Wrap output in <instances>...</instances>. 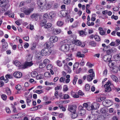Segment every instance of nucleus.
Listing matches in <instances>:
<instances>
[{"label": "nucleus", "mask_w": 120, "mask_h": 120, "mask_svg": "<svg viewBox=\"0 0 120 120\" xmlns=\"http://www.w3.org/2000/svg\"><path fill=\"white\" fill-rule=\"evenodd\" d=\"M33 11V10L31 8L26 9L24 7L22 8L21 10V12H23L26 15H29Z\"/></svg>", "instance_id": "f257e3e1"}, {"label": "nucleus", "mask_w": 120, "mask_h": 120, "mask_svg": "<svg viewBox=\"0 0 120 120\" xmlns=\"http://www.w3.org/2000/svg\"><path fill=\"white\" fill-rule=\"evenodd\" d=\"M112 57V55L106 54L103 56L102 58L103 60L105 62H108L109 63H110L112 61V60H111Z\"/></svg>", "instance_id": "f03ea898"}, {"label": "nucleus", "mask_w": 120, "mask_h": 120, "mask_svg": "<svg viewBox=\"0 0 120 120\" xmlns=\"http://www.w3.org/2000/svg\"><path fill=\"white\" fill-rule=\"evenodd\" d=\"M41 52V54H42L43 55L49 56L51 53V51L50 50H49L47 48H45L43 49Z\"/></svg>", "instance_id": "7ed1b4c3"}, {"label": "nucleus", "mask_w": 120, "mask_h": 120, "mask_svg": "<svg viewBox=\"0 0 120 120\" xmlns=\"http://www.w3.org/2000/svg\"><path fill=\"white\" fill-rule=\"evenodd\" d=\"M69 45L68 44H66L62 45L60 47L61 50L63 51L66 52L68 51L69 49H70Z\"/></svg>", "instance_id": "20e7f679"}, {"label": "nucleus", "mask_w": 120, "mask_h": 120, "mask_svg": "<svg viewBox=\"0 0 120 120\" xmlns=\"http://www.w3.org/2000/svg\"><path fill=\"white\" fill-rule=\"evenodd\" d=\"M111 85V84L110 81H108L107 83L104 86L105 88V91L109 92L111 90V89L110 87V86Z\"/></svg>", "instance_id": "39448f33"}, {"label": "nucleus", "mask_w": 120, "mask_h": 120, "mask_svg": "<svg viewBox=\"0 0 120 120\" xmlns=\"http://www.w3.org/2000/svg\"><path fill=\"white\" fill-rule=\"evenodd\" d=\"M77 108V106L75 105H69L68 110L71 112H75Z\"/></svg>", "instance_id": "423d86ee"}, {"label": "nucleus", "mask_w": 120, "mask_h": 120, "mask_svg": "<svg viewBox=\"0 0 120 120\" xmlns=\"http://www.w3.org/2000/svg\"><path fill=\"white\" fill-rule=\"evenodd\" d=\"M33 64L32 61L30 62H26L22 66V69H25L28 67H30Z\"/></svg>", "instance_id": "0eeeda50"}, {"label": "nucleus", "mask_w": 120, "mask_h": 120, "mask_svg": "<svg viewBox=\"0 0 120 120\" xmlns=\"http://www.w3.org/2000/svg\"><path fill=\"white\" fill-rule=\"evenodd\" d=\"M38 5L40 7L41 6L45 5L46 2V0H36Z\"/></svg>", "instance_id": "6e6552de"}, {"label": "nucleus", "mask_w": 120, "mask_h": 120, "mask_svg": "<svg viewBox=\"0 0 120 120\" xmlns=\"http://www.w3.org/2000/svg\"><path fill=\"white\" fill-rule=\"evenodd\" d=\"M50 41L52 43H54L57 42L58 40V37L54 35L51 36L49 38Z\"/></svg>", "instance_id": "1a4fd4ad"}, {"label": "nucleus", "mask_w": 120, "mask_h": 120, "mask_svg": "<svg viewBox=\"0 0 120 120\" xmlns=\"http://www.w3.org/2000/svg\"><path fill=\"white\" fill-rule=\"evenodd\" d=\"M22 73L21 72H16L13 74L14 77L17 78H20L22 76Z\"/></svg>", "instance_id": "9d476101"}, {"label": "nucleus", "mask_w": 120, "mask_h": 120, "mask_svg": "<svg viewBox=\"0 0 120 120\" xmlns=\"http://www.w3.org/2000/svg\"><path fill=\"white\" fill-rule=\"evenodd\" d=\"M99 105L97 103H94L92 104L91 106V110L95 109L98 108Z\"/></svg>", "instance_id": "9b49d317"}, {"label": "nucleus", "mask_w": 120, "mask_h": 120, "mask_svg": "<svg viewBox=\"0 0 120 120\" xmlns=\"http://www.w3.org/2000/svg\"><path fill=\"white\" fill-rule=\"evenodd\" d=\"M95 76L94 72H93L92 74L88 75L87 78V79L89 81H91L93 79V77Z\"/></svg>", "instance_id": "f8f14e48"}, {"label": "nucleus", "mask_w": 120, "mask_h": 120, "mask_svg": "<svg viewBox=\"0 0 120 120\" xmlns=\"http://www.w3.org/2000/svg\"><path fill=\"white\" fill-rule=\"evenodd\" d=\"M14 64L16 66L19 67V69H22V66L23 65H22V64L18 60H15L14 62Z\"/></svg>", "instance_id": "ddd939ff"}, {"label": "nucleus", "mask_w": 120, "mask_h": 120, "mask_svg": "<svg viewBox=\"0 0 120 120\" xmlns=\"http://www.w3.org/2000/svg\"><path fill=\"white\" fill-rule=\"evenodd\" d=\"M7 0H0V6L3 7V5L4 7L6 5Z\"/></svg>", "instance_id": "4468645a"}, {"label": "nucleus", "mask_w": 120, "mask_h": 120, "mask_svg": "<svg viewBox=\"0 0 120 120\" xmlns=\"http://www.w3.org/2000/svg\"><path fill=\"white\" fill-rule=\"evenodd\" d=\"M55 15V13L53 11H52L49 13V15L48 18L50 19H51L52 18H54Z\"/></svg>", "instance_id": "2eb2a0df"}, {"label": "nucleus", "mask_w": 120, "mask_h": 120, "mask_svg": "<svg viewBox=\"0 0 120 120\" xmlns=\"http://www.w3.org/2000/svg\"><path fill=\"white\" fill-rule=\"evenodd\" d=\"M111 102V101L109 100H106L104 101H103V103L104 104H107L106 105V106L109 107L111 106V105H110L109 104Z\"/></svg>", "instance_id": "dca6fc26"}, {"label": "nucleus", "mask_w": 120, "mask_h": 120, "mask_svg": "<svg viewBox=\"0 0 120 120\" xmlns=\"http://www.w3.org/2000/svg\"><path fill=\"white\" fill-rule=\"evenodd\" d=\"M8 44L7 42H4L2 44V48L3 50H5L7 49Z\"/></svg>", "instance_id": "f3484780"}, {"label": "nucleus", "mask_w": 120, "mask_h": 120, "mask_svg": "<svg viewBox=\"0 0 120 120\" xmlns=\"http://www.w3.org/2000/svg\"><path fill=\"white\" fill-rule=\"evenodd\" d=\"M53 33L54 34H57L60 33L61 31L60 29H55L53 30Z\"/></svg>", "instance_id": "a211bd4d"}, {"label": "nucleus", "mask_w": 120, "mask_h": 120, "mask_svg": "<svg viewBox=\"0 0 120 120\" xmlns=\"http://www.w3.org/2000/svg\"><path fill=\"white\" fill-rule=\"evenodd\" d=\"M52 44V43L50 42H48L45 43L44 46L45 47L47 48H49L50 46Z\"/></svg>", "instance_id": "6ab92c4d"}, {"label": "nucleus", "mask_w": 120, "mask_h": 120, "mask_svg": "<svg viewBox=\"0 0 120 120\" xmlns=\"http://www.w3.org/2000/svg\"><path fill=\"white\" fill-rule=\"evenodd\" d=\"M110 76L111 78L114 81L116 82H117L118 81V79L116 76L114 75H112Z\"/></svg>", "instance_id": "aec40b11"}, {"label": "nucleus", "mask_w": 120, "mask_h": 120, "mask_svg": "<svg viewBox=\"0 0 120 120\" xmlns=\"http://www.w3.org/2000/svg\"><path fill=\"white\" fill-rule=\"evenodd\" d=\"M74 43L76 45L81 46L82 45L81 42L78 40H76L74 41Z\"/></svg>", "instance_id": "412c9836"}, {"label": "nucleus", "mask_w": 120, "mask_h": 120, "mask_svg": "<svg viewBox=\"0 0 120 120\" xmlns=\"http://www.w3.org/2000/svg\"><path fill=\"white\" fill-rule=\"evenodd\" d=\"M118 71V67L114 66L113 68L112 72L114 73H116Z\"/></svg>", "instance_id": "4be33fe9"}, {"label": "nucleus", "mask_w": 120, "mask_h": 120, "mask_svg": "<svg viewBox=\"0 0 120 120\" xmlns=\"http://www.w3.org/2000/svg\"><path fill=\"white\" fill-rule=\"evenodd\" d=\"M76 56L79 57H83L85 55L83 54H81V52H78L76 53Z\"/></svg>", "instance_id": "5701e85b"}, {"label": "nucleus", "mask_w": 120, "mask_h": 120, "mask_svg": "<svg viewBox=\"0 0 120 120\" xmlns=\"http://www.w3.org/2000/svg\"><path fill=\"white\" fill-rule=\"evenodd\" d=\"M113 48L107 50L106 51V53L107 54H108V55H111V54L113 52Z\"/></svg>", "instance_id": "b1692460"}, {"label": "nucleus", "mask_w": 120, "mask_h": 120, "mask_svg": "<svg viewBox=\"0 0 120 120\" xmlns=\"http://www.w3.org/2000/svg\"><path fill=\"white\" fill-rule=\"evenodd\" d=\"M71 115V117L72 119L75 118L78 116L77 113H76L75 112H72Z\"/></svg>", "instance_id": "393cba45"}, {"label": "nucleus", "mask_w": 120, "mask_h": 120, "mask_svg": "<svg viewBox=\"0 0 120 120\" xmlns=\"http://www.w3.org/2000/svg\"><path fill=\"white\" fill-rule=\"evenodd\" d=\"M90 87L89 85L88 84H86V85L85 87V90L86 91H89L90 89Z\"/></svg>", "instance_id": "a878e982"}, {"label": "nucleus", "mask_w": 120, "mask_h": 120, "mask_svg": "<svg viewBox=\"0 0 120 120\" xmlns=\"http://www.w3.org/2000/svg\"><path fill=\"white\" fill-rule=\"evenodd\" d=\"M32 56L30 54H29L26 57V59L27 61H30L32 60Z\"/></svg>", "instance_id": "bb28decb"}, {"label": "nucleus", "mask_w": 120, "mask_h": 120, "mask_svg": "<svg viewBox=\"0 0 120 120\" xmlns=\"http://www.w3.org/2000/svg\"><path fill=\"white\" fill-rule=\"evenodd\" d=\"M52 24L51 23H49L46 24L45 25L44 27V28L45 29H48L51 27Z\"/></svg>", "instance_id": "cd10ccee"}, {"label": "nucleus", "mask_w": 120, "mask_h": 120, "mask_svg": "<svg viewBox=\"0 0 120 120\" xmlns=\"http://www.w3.org/2000/svg\"><path fill=\"white\" fill-rule=\"evenodd\" d=\"M11 105H12L11 107L13 109V112L14 113H17L18 112L16 110V108L15 106L14 105H13L12 104H11Z\"/></svg>", "instance_id": "c85d7f7f"}, {"label": "nucleus", "mask_w": 120, "mask_h": 120, "mask_svg": "<svg viewBox=\"0 0 120 120\" xmlns=\"http://www.w3.org/2000/svg\"><path fill=\"white\" fill-rule=\"evenodd\" d=\"M18 114L19 118L22 117L25 115V114L24 112L19 113Z\"/></svg>", "instance_id": "c756f323"}, {"label": "nucleus", "mask_w": 120, "mask_h": 120, "mask_svg": "<svg viewBox=\"0 0 120 120\" xmlns=\"http://www.w3.org/2000/svg\"><path fill=\"white\" fill-rule=\"evenodd\" d=\"M50 61V60L48 59H45L43 61V64L46 65V64H49V63Z\"/></svg>", "instance_id": "7c9ffc66"}, {"label": "nucleus", "mask_w": 120, "mask_h": 120, "mask_svg": "<svg viewBox=\"0 0 120 120\" xmlns=\"http://www.w3.org/2000/svg\"><path fill=\"white\" fill-rule=\"evenodd\" d=\"M43 55L41 54V53H38L36 54V57L38 59H40L42 57Z\"/></svg>", "instance_id": "2f4dec72"}, {"label": "nucleus", "mask_w": 120, "mask_h": 120, "mask_svg": "<svg viewBox=\"0 0 120 120\" xmlns=\"http://www.w3.org/2000/svg\"><path fill=\"white\" fill-rule=\"evenodd\" d=\"M94 38L97 41H99L100 40V38L98 35H95L94 36Z\"/></svg>", "instance_id": "473e14b6"}, {"label": "nucleus", "mask_w": 120, "mask_h": 120, "mask_svg": "<svg viewBox=\"0 0 120 120\" xmlns=\"http://www.w3.org/2000/svg\"><path fill=\"white\" fill-rule=\"evenodd\" d=\"M64 68L65 69L68 71H69L70 70V67L67 64H65L64 65Z\"/></svg>", "instance_id": "72a5a7b5"}, {"label": "nucleus", "mask_w": 120, "mask_h": 120, "mask_svg": "<svg viewBox=\"0 0 120 120\" xmlns=\"http://www.w3.org/2000/svg\"><path fill=\"white\" fill-rule=\"evenodd\" d=\"M37 75V73L36 71L33 72H32L31 74V76L33 77H36Z\"/></svg>", "instance_id": "f704fd0d"}, {"label": "nucleus", "mask_w": 120, "mask_h": 120, "mask_svg": "<svg viewBox=\"0 0 120 120\" xmlns=\"http://www.w3.org/2000/svg\"><path fill=\"white\" fill-rule=\"evenodd\" d=\"M11 117L13 119H18L19 118V117L18 116V114L12 115L11 116Z\"/></svg>", "instance_id": "c9c22d12"}, {"label": "nucleus", "mask_w": 120, "mask_h": 120, "mask_svg": "<svg viewBox=\"0 0 120 120\" xmlns=\"http://www.w3.org/2000/svg\"><path fill=\"white\" fill-rule=\"evenodd\" d=\"M89 44L92 46L94 47L96 45L95 42L93 41H91L90 42Z\"/></svg>", "instance_id": "e433bc0d"}, {"label": "nucleus", "mask_w": 120, "mask_h": 120, "mask_svg": "<svg viewBox=\"0 0 120 120\" xmlns=\"http://www.w3.org/2000/svg\"><path fill=\"white\" fill-rule=\"evenodd\" d=\"M30 17L32 19L34 18L35 19H36L38 17L37 14H34L31 15Z\"/></svg>", "instance_id": "4c0bfd02"}, {"label": "nucleus", "mask_w": 120, "mask_h": 120, "mask_svg": "<svg viewBox=\"0 0 120 120\" xmlns=\"http://www.w3.org/2000/svg\"><path fill=\"white\" fill-rule=\"evenodd\" d=\"M79 63L78 62L75 63L73 65V70L75 69V68H77L79 66Z\"/></svg>", "instance_id": "58836bf2"}, {"label": "nucleus", "mask_w": 120, "mask_h": 120, "mask_svg": "<svg viewBox=\"0 0 120 120\" xmlns=\"http://www.w3.org/2000/svg\"><path fill=\"white\" fill-rule=\"evenodd\" d=\"M52 67H53L52 65L50 64H49L47 65L46 67L47 69L49 70H51V69L52 68Z\"/></svg>", "instance_id": "ea45409f"}, {"label": "nucleus", "mask_w": 120, "mask_h": 120, "mask_svg": "<svg viewBox=\"0 0 120 120\" xmlns=\"http://www.w3.org/2000/svg\"><path fill=\"white\" fill-rule=\"evenodd\" d=\"M78 79V78L76 76H75L73 81V83L74 85H75L76 84V82Z\"/></svg>", "instance_id": "a19ab883"}, {"label": "nucleus", "mask_w": 120, "mask_h": 120, "mask_svg": "<svg viewBox=\"0 0 120 120\" xmlns=\"http://www.w3.org/2000/svg\"><path fill=\"white\" fill-rule=\"evenodd\" d=\"M43 78V75H39L36 76V79H41Z\"/></svg>", "instance_id": "79ce46f5"}, {"label": "nucleus", "mask_w": 120, "mask_h": 120, "mask_svg": "<svg viewBox=\"0 0 120 120\" xmlns=\"http://www.w3.org/2000/svg\"><path fill=\"white\" fill-rule=\"evenodd\" d=\"M46 8L47 10L49 9L52 7V5L49 4H47L46 5Z\"/></svg>", "instance_id": "37998d69"}, {"label": "nucleus", "mask_w": 120, "mask_h": 120, "mask_svg": "<svg viewBox=\"0 0 120 120\" xmlns=\"http://www.w3.org/2000/svg\"><path fill=\"white\" fill-rule=\"evenodd\" d=\"M80 112V114L81 115V116L84 115L86 113V111L84 109H83L82 110L79 112Z\"/></svg>", "instance_id": "c03bdc74"}, {"label": "nucleus", "mask_w": 120, "mask_h": 120, "mask_svg": "<svg viewBox=\"0 0 120 120\" xmlns=\"http://www.w3.org/2000/svg\"><path fill=\"white\" fill-rule=\"evenodd\" d=\"M1 97L4 100H6L7 98V96L6 95L3 94L1 95Z\"/></svg>", "instance_id": "a18cd8bd"}, {"label": "nucleus", "mask_w": 120, "mask_h": 120, "mask_svg": "<svg viewBox=\"0 0 120 120\" xmlns=\"http://www.w3.org/2000/svg\"><path fill=\"white\" fill-rule=\"evenodd\" d=\"M15 88L17 90H20L21 89L22 87L20 85H18L16 86Z\"/></svg>", "instance_id": "49530a36"}, {"label": "nucleus", "mask_w": 120, "mask_h": 120, "mask_svg": "<svg viewBox=\"0 0 120 120\" xmlns=\"http://www.w3.org/2000/svg\"><path fill=\"white\" fill-rule=\"evenodd\" d=\"M57 64L60 67L62 66V64L60 61L58 60L56 62Z\"/></svg>", "instance_id": "de8ad7c7"}, {"label": "nucleus", "mask_w": 120, "mask_h": 120, "mask_svg": "<svg viewBox=\"0 0 120 120\" xmlns=\"http://www.w3.org/2000/svg\"><path fill=\"white\" fill-rule=\"evenodd\" d=\"M57 24L58 26H61L63 24V23L62 22L59 21L57 22Z\"/></svg>", "instance_id": "09e8293b"}, {"label": "nucleus", "mask_w": 120, "mask_h": 120, "mask_svg": "<svg viewBox=\"0 0 120 120\" xmlns=\"http://www.w3.org/2000/svg\"><path fill=\"white\" fill-rule=\"evenodd\" d=\"M6 92L7 94L9 95H10L11 94L10 90L8 88L6 90Z\"/></svg>", "instance_id": "8fccbe9b"}, {"label": "nucleus", "mask_w": 120, "mask_h": 120, "mask_svg": "<svg viewBox=\"0 0 120 120\" xmlns=\"http://www.w3.org/2000/svg\"><path fill=\"white\" fill-rule=\"evenodd\" d=\"M43 17L45 20H46V19L48 17V14L46 13L43 16Z\"/></svg>", "instance_id": "3c124183"}, {"label": "nucleus", "mask_w": 120, "mask_h": 120, "mask_svg": "<svg viewBox=\"0 0 120 120\" xmlns=\"http://www.w3.org/2000/svg\"><path fill=\"white\" fill-rule=\"evenodd\" d=\"M46 22L47 21L46 20H44V21H43L41 23V26H44H44L45 25Z\"/></svg>", "instance_id": "603ef678"}, {"label": "nucleus", "mask_w": 120, "mask_h": 120, "mask_svg": "<svg viewBox=\"0 0 120 120\" xmlns=\"http://www.w3.org/2000/svg\"><path fill=\"white\" fill-rule=\"evenodd\" d=\"M35 92L38 94H40L43 93L44 91L43 90H37L35 91Z\"/></svg>", "instance_id": "864d4df0"}, {"label": "nucleus", "mask_w": 120, "mask_h": 120, "mask_svg": "<svg viewBox=\"0 0 120 120\" xmlns=\"http://www.w3.org/2000/svg\"><path fill=\"white\" fill-rule=\"evenodd\" d=\"M100 112L102 113H105L106 112V110L104 108H102L101 109Z\"/></svg>", "instance_id": "5fc2aeb1"}, {"label": "nucleus", "mask_w": 120, "mask_h": 120, "mask_svg": "<svg viewBox=\"0 0 120 120\" xmlns=\"http://www.w3.org/2000/svg\"><path fill=\"white\" fill-rule=\"evenodd\" d=\"M45 66L46 65L45 64H43H43L40 63L39 64V67L40 68H43L45 67Z\"/></svg>", "instance_id": "6e6d98bb"}, {"label": "nucleus", "mask_w": 120, "mask_h": 120, "mask_svg": "<svg viewBox=\"0 0 120 120\" xmlns=\"http://www.w3.org/2000/svg\"><path fill=\"white\" fill-rule=\"evenodd\" d=\"M50 75V73L49 72H47L45 73L44 75L45 77H49Z\"/></svg>", "instance_id": "4d7b16f0"}, {"label": "nucleus", "mask_w": 120, "mask_h": 120, "mask_svg": "<svg viewBox=\"0 0 120 120\" xmlns=\"http://www.w3.org/2000/svg\"><path fill=\"white\" fill-rule=\"evenodd\" d=\"M70 0H64V2L65 4H69L70 3Z\"/></svg>", "instance_id": "13d9d810"}, {"label": "nucleus", "mask_w": 120, "mask_h": 120, "mask_svg": "<svg viewBox=\"0 0 120 120\" xmlns=\"http://www.w3.org/2000/svg\"><path fill=\"white\" fill-rule=\"evenodd\" d=\"M96 15L95 14H93L92 15V17L91 18V20L92 21H94L96 19V18L93 17V16H95Z\"/></svg>", "instance_id": "bf43d9fd"}, {"label": "nucleus", "mask_w": 120, "mask_h": 120, "mask_svg": "<svg viewBox=\"0 0 120 120\" xmlns=\"http://www.w3.org/2000/svg\"><path fill=\"white\" fill-rule=\"evenodd\" d=\"M63 89L64 91H67L68 89L67 86L66 85L64 86Z\"/></svg>", "instance_id": "052dcab7"}, {"label": "nucleus", "mask_w": 120, "mask_h": 120, "mask_svg": "<svg viewBox=\"0 0 120 120\" xmlns=\"http://www.w3.org/2000/svg\"><path fill=\"white\" fill-rule=\"evenodd\" d=\"M111 18L114 19L115 20H117L118 19V17L117 16H115L113 15L111 16Z\"/></svg>", "instance_id": "680f3d73"}, {"label": "nucleus", "mask_w": 120, "mask_h": 120, "mask_svg": "<svg viewBox=\"0 0 120 120\" xmlns=\"http://www.w3.org/2000/svg\"><path fill=\"white\" fill-rule=\"evenodd\" d=\"M78 95L81 96L83 95L84 94V93L81 90H79L78 91Z\"/></svg>", "instance_id": "e2e57ef3"}, {"label": "nucleus", "mask_w": 120, "mask_h": 120, "mask_svg": "<svg viewBox=\"0 0 120 120\" xmlns=\"http://www.w3.org/2000/svg\"><path fill=\"white\" fill-rule=\"evenodd\" d=\"M69 98V95L67 94H65L64 96V99H66Z\"/></svg>", "instance_id": "0e129e2a"}, {"label": "nucleus", "mask_w": 120, "mask_h": 120, "mask_svg": "<svg viewBox=\"0 0 120 120\" xmlns=\"http://www.w3.org/2000/svg\"><path fill=\"white\" fill-rule=\"evenodd\" d=\"M61 89V87L60 86H57L55 88V90H59Z\"/></svg>", "instance_id": "69168bd1"}, {"label": "nucleus", "mask_w": 120, "mask_h": 120, "mask_svg": "<svg viewBox=\"0 0 120 120\" xmlns=\"http://www.w3.org/2000/svg\"><path fill=\"white\" fill-rule=\"evenodd\" d=\"M65 80V78L62 77L60 79V82H63Z\"/></svg>", "instance_id": "338daca9"}, {"label": "nucleus", "mask_w": 120, "mask_h": 120, "mask_svg": "<svg viewBox=\"0 0 120 120\" xmlns=\"http://www.w3.org/2000/svg\"><path fill=\"white\" fill-rule=\"evenodd\" d=\"M24 46L25 48H27L29 46V44L27 43H25L24 45Z\"/></svg>", "instance_id": "774afa93"}]
</instances>
